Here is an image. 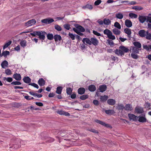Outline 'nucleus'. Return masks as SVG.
<instances>
[{
	"mask_svg": "<svg viewBox=\"0 0 151 151\" xmlns=\"http://www.w3.org/2000/svg\"><path fill=\"white\" fill-rule=\"evenodd\" d=\"M101 0H97L94 3V5L96 6L99 5L101 2Z\"/></svg>",
	"mask_w": 151,
	"mask_h": 151,
	"instance_id": "69168bd1",
	"label": "nucleus"
},
{
	"mask_svg": "<svg viewBox=\"0 0 151 151\" xmlns=\"http://www.w3.org/2000/svg\"><path fill=\"white\" fill-rule=\"evenodd\" d=\"M83 8L84 9L87 8L89 9H93V7L92 5L87 4L85 6H83Z\"/></svg>",
	"mask_w": 151,
	"mask_h": 151,
	"instance_id": "864d4df0",
	"label": "nucleus"
},
{
	"mask_svg": "<svg viewBox=\"0 0 151 151\" xmlns=\"http://www.w3.org/2000/svg\"><path fill=\"white\" fill-rule=\"evenodd\" d=\"M74 26L76 27V29L78 30V31L82 32H83L85 31V29L82 26L78 24H75Z\"/></svg>",
	"mask_w": 151,
	"mask_h": 151,
	"instance_id": "39448f33",
	"label": "nucleus"
},
{
	"mask_svg": "<svg viewBox=\"0 0 151 151\" xmlns=\"http://www.w3.org/2000/svg\"><path fill=\"white\" fill-rule=\"evenodd\" d=\"M138 117V120L141 122H145L147 121V119L145 117V114H144L143 116H139Z\"/></svg>",
	"mask_w": 151,
	"mask_h": 151,
	"instance_id": "6e6552de",
	"label": "nucleus"
},
{
	"mask_svg": "<svg viewBox=\"0 0 151 151\" xmlns=\"http://www.w3.org/2000/svg\"><path fill=\"white\" fill-rule=\"evenodd\" d=\"M54 22V20L53 19L50 18H48L45 19H43L41 20V22L42 23L47 24H49L51 23Z\"/></svg>",
	"mask_w": 151,
	"mask_h": 151,
	"instance_id": "f03ea898",
	"label": "nucleus"
},
{
	"mask_svg": "<svg viewBox=\"0 0 151 151\" xmlns=\"http://www.w3.org/2000/svg\"><path fill=\"white\" fill-rule=\"evenodd\" d=\"M139 50V49L135 47H132V49H130L129 50L131 52H132L133 53H138Z\"/></svg>",
	"mask_w": 151,
	"mask_h": 151,
	"instance_id": "4468645a",
	"label": "nucleus"
},
{
	"mask_svg": "<svg viewBox=\"0 0 151 151\" xmlns=\"http://www.w3.org/2000/svg\"><path fill=\"white\" fill-rule=\"evenodd\" d=\"M116 17L119 19H121L123 18V14L121 13H119L116 14Z\"/></svg>",
	"mask_w": 151,
	"mask_h": 151,
	"instance_id": "a19ab883",
	"label": "nucleus"
},
{
	"mask_svg": "<svg viewBox=\"0 0 151 151\" xmlns=\"http://www.w3.org/2000/svg\"><path fill=\"white\" fill-rule=\"evenodd\" d=\"M100 25H103L104 24L103 21L101 20L100 19H98L97 22Z\"/></svg>",
	"mask_w": 151,
	"mask_h": 151,
	"instance_id": "774afa93",
	"label": "nucleus"
},
{
	"mask_svg": "<svg viewBox=\"0 0 151 151\" xmlns=\"http://www.w3.org/2000/svg\"><path fill=\"white\" fill-rule=\"evenodd\" d=\"M20 44L22 47H24L27 45V42L25 40H22L20 42Z\"/></svg>",
	"mask_w": 151,
	"mask_h": 151,
	"instance_id": "58836bf2",
	"label": "nucleus"
},
{
	"mask_svg": "<svg viewBox=\"0 0 151 151\" xmlns=\"http://www.w3.org/2000/svg\"><path fill=\"white\" fill-rule=\"evenodd\" d=\"M82 42L84 44L85 43V42H86V44L89 45H91L92 44L91 40L90 39V40L87 38H83L82 40Z\"/></svg>",
	"mask_w": 151,
	"mask_h": 151,
	"instance_id": "2eb2a0df",
	"label": "nucleus"
},
{
	"mask_svg": "<svg viewBox=\"0 0 151 151\" xmlns=\"http://www.w3.org/2000/svg\"><path fill=\"white\" fill-rule=\"evenodd\" d=\"M108 98L107 96L104 95L103 96H100V99L101 102H104L106 101Z\"/></svg>",
	"mask_w": 151,
	"mask_h": 151,
	"instance_id": "393cba45",
	"label": "nucleus"
},
{
	"mask_svg": "<svg viewBox=\"0 0 151 151\" xmlns=\"http://www.w3.org/2000/svg\"><path fill=\"white\" fill-rule=\"evenodd\" d=\"M8 65V62L6 60L3 61L1 64V66L3 68H5L6 67H7Z\"/></svg>",
	"mask_w": 151,
	"mask_h": 151,
	"instance_id": "5701e85b",
	"label": "nucleus"
},
{
	"mask_svg": "<svg viewBox=\"0 0 151 151\" xmlns=\"http://www.w3.org/2000/svg\"><path fill=\"white\" fill-rule=\"evenodd\" d=\"M88 89L90 91L93 92L96 90V87L94 85H91L89 86Z\"/></svg>",
	"mask_w": 151,
	"mask_h": 151,
	"instance_id": "2f4dec72",
	"label": "nucleus"
},
{
	"mask_svg": "<svg viewBox=\"0 0 151 151\" xmlns=\"http://www.w3.org/2000/svg\"><path fill=\"white\" fill-rule=\"evenodd\" d=\"M105 111L106 114L109 115H111L115 113L114 111L112 109L106 110Z\"/></svg>",
	"mask_w": 151,
	"mask_h": 151,
	"instance_id": "473e14b6",
	"label": "nucleus"
},
{
	"mask_svg": "<svg viewBox=\"0 0 151 151\" xmlns=\"http://www.w3.org/2000/svg\"><path fill=\"white\" fill-rule=\"evenodd\" d=\"M136 112L137 114H142L144 112L143 108L140 107H137L135 109Z\"/></svg>",
	"mask_w": 151,
	"mask_h": 151,
	"instance_id": "9d476101",
	"label": "nucleus"
},
{
	"mask_svg": "<svg viewBox=\"0 0 151 151\" xmlns=\"http://www.w3.org/2000/svg\"><path fill=\"white\" fill-rule=\"evenodd\" d=\"M63 27L65 29L69 30L70 29V25L69 24H65L63 25Z\"/></svg>",
	"mask_w": 151,
	"mask_h": 151,
	"instance_id": "5fc2aeb1",
	"label": "nucleus"
},
{
	"mask_svg": "<svg viewBox=\"0 0 151 151\" xmlns=\"http://www.w3.org/2000/svg\"><path fill=\"white\" fill-rule=\"evenodd\" d=\"M53 35L52 34L48 33L47 35V39L50 40H51L54 38Z\"/></svg>",
	"mask_w": 151,
	"mask_h": 151,
	"instance_id": "4c0bfd02",
	"label": "nucleus"
},
{
	"mask_svg": "<svg viewBox=\"0 0 151 151\" xmlns=\"http://www.w3.org/2000/svg\"><path fill=\"white\" fill-rule=\"evenodd\" d=\"M124 109V107L123 104H121L118 105L117 109L118 110H122Z\"/></svg>",
	"mask_w": 151,
	"mask_h": 151,
	"instance_id": "603ef678",
	"label": "nucleus"
},
{
	"mask_svg": "<svg viewBox=\"0 0 151 151\" xmlns=\"http://www.w3.org/2000/svg\"><path fill=\"white\" fill-rule=\"evenodd\" d=\"M107 88V86L106 85L103 84L99 86V90L100 92H103L106 90Z\"/></svg>",
	"mask_w": 151,
	"mask_h": 151,
	"instance_id": "1a4fd4ad",
	"label": "nucleus"
},
{
	"mask_svg": "<svg viewBox=\"0 0 151 151\" xmlns=\"http://www.w3.org/2000/svg\"><path fill=\"white\" fill-rule=\"evenodd\" d=\"M108 37L110 39H111L112 40H114L115 39V37L114 35H112V32H111Z\"/></svg>",
	"mask_w": 151,
	"mask_h": 151,
	"instance_id": "bf43d9fd",
	"label": "nucleus"
},
{
	"mask_svg": "<svg viewBox=\"0 0 151 151\" xmlns=\"http://www.w3.org/2000/svg\"><path fill=\"white\" fill-rule=\"evenodd\" d=\"M128 116L130 121L132 120L136 121L138 120V117L132 114H128Z\"/></svg>",
	"mask_w": 151,
	"mask_h": 151,
	"instance_id": "7ed1b4c3",
	"label": "nucleus"
},
{
	"mask_svg": "<svg viewBox=\"0 0 151 151\" xmlns=\"http://www.w3.org/2000/svg\"><path fill=\"white\" fill-rule=\"evenodd\" d=\"M146 38L148 40H151V34L150 33H149V32L148 31H147V34L146 36Z\"/></svg>",
	"mask_w": 151,
	"mask_h": 151,
	"instance_id": "3c124183",
	"label": "nucleus"
},
{
	"mask_svg": "<svg viewBox=\"0 0 151 151\" xmlns=\"http://www.w3.org/2000/svg\"><path fill=\"white\" fill-rule=\"evenodd\" d=\"M29 85H31L37 89L39 87V86L37 84L34 83H30L29 84Z\"/></svg>",
	"mask_w": 151,
	"mask_h": 151,
	"instance_id": "680f3d73",
	"label": "nucleus"
},
{
	"mask_svg": "<svg viewBox=\"0 0 151 151\" xmlns=\"http://www.w3.org/2000/svg\"><path fill=\"white\" fill-rule=\"evenodd\" d=\"M31 35L34 37L36 35L39 36L38 38L40 40H44L45 38V35L47 34V33L45 31H35L32 32L30 33Z\"/></svg>",
	"mask_w": 151,
	"mask_h": 151,
	"instance_id": "f257e3e1",
	"label": "nucleus"
},
{
	"mask_svg": "<svg viewBox=\"0 0 151 151\" xmlns=\"http://www.w3.org/2000/svg\"><path fill=\"white\" fill-rule=\"evenodd\" d=\"M131 56L133 59H137L138 58V55L134 54V53H132L131 54Z\"/></svg>",
	"mask_w": 151,
	"mask_h": 151,
	"instance_id": "e2e57ef3",
	"label": "nucleus"
},
{
	"mask_svg": "<svg viewBox=\"0 0 151 151\" xmlns=\"http://www.w3.org/2000/svg\"><path fill=\"white\" fill-rule=\"evenodd\" d=\"M138 19L139 21L141 23H143L145 21H147V16L140 15L139 16Z\"/></svg>",
	"mask_w": 151,
	"mask_h": 151,
	"instance_id": "0eeeda50",
	"label": "nucleus"
},
{
	"mask_svg": "<svg viewBox=\"0 0 151 151\" xmlns=\"http://www.w3.org/2000/svg\"><path fill=\"white\" fill-rule=\"evenodd\" d=\"M23 80L26 83H29L31 81V79L28 76L25 77L23 78Z\"/></svg>",
	"mask_w": 151,
	"mask_h": 151,
	"instance_id": "cd10ccee",
	"label": "nucleus"
},
{
	"mask_svg": "<svg viewBox=\"0 0 151 151\" xmlns=\"http://www.w3.org/2000/svg\"><path fill=\"white\" fill-rule=\"evenodd\" d=\"M124 32L126 34H127L129 37L131 35L132 32L130 29L127 28L124 29Z\"/></svg>",
	"mask_w": 151,
	"mask_h": 151,
	"instance_id": "bb28decb",
	"label": "nucleus"
},
{
	"mask_svg": "<svg viewBox=\"0 0 151 151\" xmlns=\"http://www.w3.org/2000/svg\"><path fill=\"white\" fill-rule=\"evenodd\" d=\"M119 49L121 50L122 52L124 53L127 52L129 50L128 48L124 46H121L119 47Z\"/></svg>",
	"mask_w": 151,
	"mask_h": 151,
	"instance_id": "f3484780",
	"label": "nucleus"
},
{
	"mask_svg": "<svg viewBox=\"0 0 151 151\" xmlns=\"http://www.w3.org/2000/svg\"><path fill=\"white\" fill-rule=\"evenodd\" d=\"M114 53L118 56H122L124 55V53L122 52L121 50L116 49L114 51Z\"/></svg>",
	"mask_w": 151,
	"mask_h": 151,
	"instance_id": "9b49d317",
	"label": "nucleus"
},
{
	"mask_svg": "<svg viewBox=\"0 0 151 151\" xmlns=\"http://www.w3.org/2000/svg\"><path fill=\"white\" fill-rule=\"evenodd\" d=\"M85 91V89L83 87L80 88L78 90V93L80 95H82L84 94Z\"/></svg>",
	"mask_w": 151,
	"mask_h": 151,
	"instance_id": "412c9836",
	"label": "nucleus"
},
{
	"mask_svg": "<svg viewBox=\"0 0 151 151\" xmlns=\"http://www.w3.org/2000/svg\"><path fill=\"white\" fill-rule=\"evenodd\" d=\"M91 42L93 45L95 46L97 45L99 43L98 40L96 38H91Z\"/></svg>",
	"mask_w": 151,
	"mask_h": 151,
	"instance_id": "a211bd4d",
	"label": "nucleus"
},
{
	"mask_svg": "<svg viewBox=\"0 0 151 151\" xmlns=\"http://www.w3.org/2000/svg\"><path fill=\"white\" fill-rule=\"evenodd\" d=\"M143 48L145 49L147 51H150V50L151 51V45H143Z\"/></svg>",
	"mask_w": 151,
	"mask_h": 151,
	"instance_id": "72a5a7b5",
	"label": "nucleus"
},
{
	"mask_svg": "<svg viewBox=\"0 0 151 151\" xmlns=\"http://www.w3.org/2000/svg\"><path fill=\"white\" fill-rule=\"evenodd\" d=\"M113 33L116 35H119L121 34V31L116 28L112 30Z\"/></svg>",
	"mask_w": 151,
	"mask_h": 151,
	"instance_id": "7c9ffc66",
	"label": "nucleus"
},
{
	"mask_svg": "<svg viewBox=\"0 0 151 151\" xmlns=\"http://www.w3.org/2000/svg\"><path fill=\"white\" fill-rule=\"evenodd\" d=\"M54 39L55 42H57L58 41H60L62 40L61 37L59 35H55L54 37Z\"/></svg>",
	"mask_w": 151,
	"mask_h": 151,
	"instance_id": "ddd939ff",
	"label": "nucleus"
},
{
	"mask_svg": "<svg viewBox=\"0 0 151 151\" xmlns=\"http://www.w3.org/2000/svg\"><path fill=\"white\" fill-rule=\"evenodd\" d=\"M138 34L140 37H143L146 35L147 32H146L144 30H141L139 31Z\"/></svg>",
	"mask_w": 151,
	"mask_h": 151,
	"instance_id": "423d86ee",
	"label": "nucleus"
},
{
	"mask_svg": "<svg viewBox=\"0 0 151 151\" xmlns=\"http://www.w3.org/2000/svg\"><path fill=\"white\" fill-rule=\"evenodd\" d=\"M114 26L118 29H121V25L119 23L117 22H116L114 23Z\"/></svg>",
	"mask_w": 151,
	"mask_h": 151,
	"instance_id": "c03bdc74",
	"label": "nucleus"
},
{
	"mask_svg": "<svg viewBox=\"0 0 151 151\" xmlns=\"http://www.w3.org/2000/svg\"><path fill=\"white\" fill-rule=\"evenodd\" d=\"M68 35L72 40H75V37H76L75 35H73L72 33H71L70 32L68 34Z\"/></svg>",
	"mask_w": 151,
	"mask_h": 151,
	"instance_id": "13d9d810",
	"label": "nucleus"
},
{
	"mask_svg": "<svg viewBox=\"0 0 151 151\" xmlns=\"http://www.w3.org/2000/svg\"><path fill=\"white\" fill-rule=\"evenodd\" d=\"M62 90V88L61 86H58L57 88L56 92L57 93L60 94L61 93V92Z\"/></svg>",
	"mask_w": 151,
	"mask_h": 151,
	"instance_id": "f704fd0d",
	"label": "nucleus"
},
{
	"mask_svg": "<svg viewBox=\"0 0 151 151\" xmlns=\"http://www.w3.org/2000/svg\"><path fill=\"white\" fill-rule=\"evenodd\" d=\"M133 45L137 48H140L141 47V44L138 42H134L133 43Z\"/></svg>",
	"mask_w": 151,
	"mask_h": 151,
	"instance_id": "c85d7f7f",
	"label": "nucleus"
},
{
	"mask_svg": "<svg viewBox=\"0 0 151 151\" xmlns=\"http://www.w3.org/2000/svg\"><path fill=\"white\" fill-rule=\"evenodd\" d=\"M125 110L127 111H131L132 109V106L130 104H126L124 107Z\"/></svg>",
	"mask_w": 151,
	"mask_h": 151,
	"instance_id": "b1692460",
	"label": "nucleus"
},
{
	"mask_svg": "<svg viewBox=\"0 0 151 151\" xmlns=\"http://www.w3.org/2000/svg\"><path fill=\"white\" fill-rule=\"evenodd\" d=\"M5 73L7 75H10L12 74V71L9 69H7L5 70Z\"/></svg>",
	"mask_w": 151,
	"mask_h": 151,
	"instance_id": "6e6d98bb",
	"label": "nucleus"
},
{
	"mask_svg": "<svg viewBox=\"0 0 151 151\" xmlns=\"http://www.w3.org/2000/svg\"><path fill=\"white\" fill-rule=\"evenodd\" d=\"M11 84L13 85H20L21 84V83L18 81H16L12 82Z\"/></svg>",
	"mask_w": 151,
	"mask_h": 151,
	"instance_id": "052dcab7",
	"label": "nucleus"
},
{
	"mask_svg": "<svg viewBox=\"0 0 151 151\" xmlns=\"http://www.w3.org/2000/svg\"><path fill=\"white\" fill-rule=\"evenodd\" d=\"M24 98L28 100H30L32 99H34L33 97H30L29 96H24Z\"/></svg>",
	"mask_w": 151,
	"mask_h": 151,
	"instance_id": "0e129e2a",
	"label": "nucleus"
},
{
	"mask_svg": "<svg viewBox=\"0 0 151 151\" xmlns=\"http://www.w3.org/2000/svg\"><path fill=\"white\" fill-rule=\"evenodd\" d=\"M95 122L96 123L99 124H100L104 126H105L106 127H108V126L109 125L108 124H105V122H103L101 121L98 119L96 120Z\"/></svg>",
	"mask_w": 151,
	"mask_h": 151,
	"instance_id": "a878e982",
	"label": "nucleus"
},
{
	"mask_svg": "<svg viewBox=\"0 0 151 151\" xmlns=\"http://www.w3.org/2000/svg\"><path fill=\"white\" fill-rule=\"evenodd\" d=\"M107 103L109 105H114L116 104V101L113 99H110L108 100Z\"/></svg>",
	"mask_w": 151,
	"mask_h": 151,
	"instance_id": "4be33fe9",
	"label": "nucleus"
},
{
	"mask_svg": "<svg viewBox=\"0 0 151 151\" xmlns=\"http://www.w3.org/2000/svg\"><path fill=\"white\" fill-rule=\"evenodd\" d=\"M55 29L58 31H60L62 30L61 27L58 24H55L54 26Z\"/></svg>",
	"mask_w": 151,
	"mask_h": 151,
	"instance_id": "ea45409f",
	"label": "nucleus"
},
{
	"mask_svg": "<svg viewBox=\"0 0 151 151\" xmlns=\"http://www.w3.org/2000/svg\"><path fill=\"white\" fill-rule=\"evenodd\" d=\"M111 60L113 61L112 63H113L114 62H118L119 60L118 57L112 55L111 56Z\"/></svg>",
	"mask_w": 151,
	"mask_h": 151,
	"instance_id": "c9c22d12",
	"label": "nucleus"
},
{
	"mask_svg": "<svg viewBox=\"0 0 151 151\" xmlns=\"http://www.w3.org/2000/svg\"><path fill=\"white\" fill-rule=\"evenodd\" d=\"M73 30L76 33H77L80 36H83V34L81 32H80L79 31H78V29H76L75 28H73Z\"/></svg>",
	"mask_w": 151,
	"mask_h": 151,
	"instance_id": "79ce46f5",
	"label": "nucleus"
},
{
	"mask_svg": "<svg viewBox=\"0 0 151 151\" xmlns=\"http://www.w3.org/2000/svg\"><path fill=\"white\" fill-rule=\"evenodd\" d=\"M103 22L104 24L106 25H109L111 24V21L108 19L105 18L104 19Z\"/></svg>",
	"mask_w": 151,
	"mask_h": 151,
	"instance_id": "c756f323",
	"label": "nucleus"
},
{
	"mask_svg": "<svg viewBox=\"0 0 151 151\" xmlns=\"http://www.w3.org/2000/svg\"><path fill=\"white\" fill-rule=\"evenodd\" d=\"M93 33L95 35L97 36H101V34L97 32V31H95V30H93Z\"/></svg>",
	"mask_w": 151,
	"mask_h": 151,
	"instance_id": "338daca9",
	"label": "nucleus"
},
{
	"mask_svg": "<svg viewBox=\"0 0 151 151\" xmlns=\"http://www.w3.org/2000/svg\"><path fill=\"white\" fill-rule=\"evenodd\" d=\"M58 114L60 115H65L66 116H68L70 115V114L67 112H66L62 110L58 111H57Z\"/></svg>",
	"mask_w": 151,
	"mask_h": 151,
	"instance_id": "6ab92c4d",
	"label": "nucleus"
},
{
	"mask_svg": "<svg viewBox=\"0 0 151 151\" xmlns=\"http://www.w3.org/2000/svg\"><path fill=\"white\" fill-rule=\"evenodd\" d=\"M88 96L87 95H83L80 96V98L82 100H85L88 98Z\"/></svg>",
	"mask_w": 151,
	"mask_h": 151,
	"instance_id": "09e8293b",
	"label": "nucleus"
},
{
	"mask_svg": "<svg viewBox=\"0 0 151 151\" xmlns=\"http://www.w3.org/2000/svg\"><path fill=\"white\" fill-rule=\"evenodd\" d=\"M10 53L9 51H3L2 52V56H4V57H6L7 55H9Z\"/></svg>",
	"mask_w": 151,
	"mask_h": 151,
	"instance_id": "a18cd8bd",
	"label": "nucleus"
},
{
	"mask_svg": "<svg viewBox=\"0 0 151 151\" xmlns=\"http://www.w3.org/2000/svg\"><path fill=\"white\" fill-rule=\"evenodd\" d=\"M72 89L70 88H67L66 89V93L68 95H71L72 92Z\"/></svg>",
	"mask_w": 151,
	"mask_h": 151,
	"instance_id": "49530a36",
	"label": "nucleus"
},
{
	"mask_svg": "<svg viewBox=\"0 0 151 151\" xmlns=\"http://www.w3.org/2000/svg\"><path fill=\"white\" fill-rule=\"evenodd\" d=\"M125 25L128 28L132 26V23L131 21L129 19H126L125 22Z\"/></svg>",
	"mask_w": 151,
	"mask_h": 151,
	"instance_id": "f8f14e48",
	"label": "nucleus"
},
{
	"mask_svg": "<svg viewBox=\"0 0 151 151\" xmlns=\"http://www.w3.org/2000/svg\"><path fill=\"white\" fill-rule=\"evenodd\" d=\"M129 17L132 18H137V15L133 13H130L129 14Z\"/></svg>",
	"mask_w": 151,
	"mask_h": 151,
	"instance_id": "de8ad7c7",
	"label": "nucleus"
},
{
	"mask_svg": "<svg viewBox=\"0 0 151 151\" xmlns=\"http://www.w3.org/2000/svg\"><path fill=\"white\" fill-rule=\"evenodd\" d=\"M3 80L4 81L6 80L7 81L10 82L12 81L13 79L11 77H4L3 78Z\"/></svg>",
	"mask_w": 151,
	"mask_h": 151,
	"instance_id": "8fccbe9b",
	"label": "nucleus"
},
{
	"mask_svg": "<svg viewBox=\"0 0 151 151\" xmlns=\"http://www.w3.org/2000/svg\"><path fill=\"white\" fill-rule=\"evenodd\" d=\"M147 22L151 23V14H149L148 16H147Z\"/></svg>",
	"mask_w": 151,
	"mask_h": 151,
	"instance_id": "4d7b16f0",
	"label": "nucleus"
},
{
	"mask_svg": "<svg viewBox=\"0 0 151 151\" xmlns=\"http://www.w3.org/2000/svg\"><path fill=\"white\" fill-rule=\"evenodd\" d=\"M38 83L40 86H43L45 84V80L42 78H40L38 81Z\"/></svg>",
	"mask_w": 151,
	"mask_h": 151,
	"instance_id": "aec40b11",
	"label": "nucleus"
},
{
	"mask_svg": "<svg viewBox=\"0 0 151 151\" xmlns=\"http://www.w3.org/2000/svg\"><path fill=\"white\" fill-rule=\"evenodd\" d=\"M36 21L35 19H32L28 21L25 23V26L27 27L30 26L34 25L36 23Z\"/></svg>",
	"mask_w": 151,
	"mask_h": 151,
	"instance_id": "20e7f679",
	"label": "nucleus"
},
{
	"mask_svg": "<svg viewBox=\"0 0 151 151\" xmlns=\"http://www.w3.org/2000/svg\"><path fill=\"white\" fill-rule=\"evenodd\" d=\"M111 32L107 29L104 30V34L106 35L107 36V37L109 36Z\"/></svg>",
	"mask_w": 151,
	"mask_h": 151,
	"instance_id": "e433bc0d",
	"label": "nucleus"
},
{
	"mask_svg": "<svg viewBox=\"0 0 151 151\" xmlns=\"http://www.w3.org/2000/svg\"><path fill=\"white\" fill-rule=\"evenodd\" d=\"M12 41H10L7 42L5 43L4 45L3 46L4 50L9 45H10L12 43Z\"/></svg>",
	"mask_w": 151,
	"mask_h": 151,
	"instance_id": "37998d69",
	"label": "nucleus"
},
{
	"mask_svg": "<svg viewBox=\"0 0 151 151\" xmlns=\"http://www.w3.org/2000/svg\"><path fill=\"white\" fill-rule=\"evenodd\" d=\"M13 76V78L17 81H20L22 77L19 74L15 73L14 74Z\"/></svg>",
	"mask_w": 151,
	"mask_h": 151,
	"instance_id": "dca6fc26",
	"label": "nucleus"
}]
</instances>
